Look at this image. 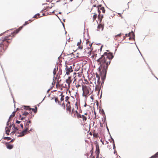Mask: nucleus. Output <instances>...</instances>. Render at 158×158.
Wrapping results in <instances>:
<instances>
[{
	"label": "nucleus",
	"mask_w": 158,
	"mask_h": 158,
	"mask_svg": "<svg viewBox=\"0 0 158 158\" xmlns=\"http://www.w3.org/2000/svg\"><path fill=\"white\" fill-rule=\"evenodd\" d=\"M4 33H1L0 34V36L2 35Z\"/></svg>",
	"instance_id": "51"
},
{
	"label": "nucleus",
	"mask_w": 158,
	"mask_h": 158,
	"mask_svg": "<svg viewBox=\"0 0 158 158\" xmlns=\"http://www.w3.org/2000/svg\"><path fill=\"white\" fill-rule=\"evenodd\" d=\"M73 0H70L69 2H72Z\"/></svg>",
	"instance_id": "54"
},
{
	"label": "nucleus",
	"mask_w": 158,
	"mask_h": 158,
	"mask_svg": "<svg viewBox=\"0 0 158 158\" xmlns=\"http://www.w3.org/2000/svg\"><path fill=\"white\" fill-rule=\"evenodd\" d=\"M93 7H96V5H93Z\"/></svg>",
	"instance_id": "50"
},
{
	"label": "nucleus",
	"mask_w": 158,
	"mask_h": 158,
	"mask_svg": "<svg viewBox=\"0 0 158 158\" xmlns=\"http://www.w3.org/2000/svg\"><path fill=\"white\" fill-rule=\"evenodd\" d=\"M96 158H99L98 157H96Z\"/></svg>",
	"instance_id": "64"
},
{
	"label": "nucleus",
	"mask_w": 158,
	"mask_h": 158,
	"mask_svg": "<svg viewBox=\"0 0 158 158\" xmlns=\"http://www.w3.org/2000/svg\"><path fill=\"white\" fill-rule=\"evenodd\" d=\"M22 115H20L19 116V119H20L21 120H23L25 118V117H22Z\"/></svg>",
	"instance_id": "34"
},
{
	"label": "nucleus",
	"mask_w": 158,
	"mask_h": 158,
	"mask_svg": "<svg viewBox=\"0 0 158 158\" xmlns=\"http://www.w3.org/2000/svg\"><path fill=\"white\" fill-rule=\"evenodd\" d=\"M29 113L28 112H26L25 111H23L22 112V115L23 116H26Z\"/></svg>",
	"instance_id": "20"
},
{
	"label": "nucleus",
	"mask_w": 158,
	"mask_h": 158,
	"mask_svg": "<svg viewBox=\"0 0 158 158\" xmlns=\"http://www.w3.org/2000/svg\"><path fill=\"white\" fill-rule=\"evenodd\" d=\"M92 158H95V156H93L92 157H91Z\"/></svg>",
	"instance_id": "53"
},
{
	"label": "nucleus",
	"mask_w": 158,
	"mask_h": 158,
	"mask_svg": "<svg viewBox=\"0 0 158 158\" xmlns=\"http://www.w3.org/2000/svg\"><path fill=\"white\" fill-rule=\"evenodd\" d=\"M24 109L26 110H30L31 108L29 106H24Z\"/></svg>",
	"instance_id": "33"
},
{
	"label": "nucleus",
	"mask_w": 158,
	"mask_h": 158,
	"mask_svg": "<svg viewBox=\"0 0 158 158\" xmlns=\"http://www.w3.org/2000/svg\"><path fill=\"white\" fill-rule=\"evenodd\" d=\"M78 109V107L77 105V102H76L75 103L74 106H73V108L72 109L71 114H73L74 117L76 116V117L77 118L79 117H80L81 116V114L78 112L77 110Z\"/></svg>",
	"instance_id": "4"
},
{
	"label": "nucleus",
	"mask_w": 158,
	"mask_h": 158,
	"mask_svg": "<svg viewBox=\"0 0 158 158\" xmlns=\"http://www.w3.org/2000/svg\"><path fill=\"white\" fill-rule=\"evenodd\" d=\"M13 125V129L14 128L13 131L10 133V135H13L15 133L17 132L18 131V129L17 127H15V125Z\"/></svg>",
	"instance_id": "12"
},
{
	"label": "nucleus",
	"mask_w": 158,
	"mask_h": 158,
	"mask_svg": "<svg viewBox=\"0 0 158 158\" xmlns=\"http://www.w3.org/2000/svg\"><path fill=\"white\" fill-rule=\"evenodd\" d=\"M106 51L107 52H105L97 60L100 65L98 68L99 75L96 74V77L98 79H100V76L102 80H104L105 78L108 66L114 57L112 53L108 50Z\"/></svg>",
	"instance_id": "1"
},
{
	"label": "nucleus",
	"mask_w": 158,
	"mask_h": 158,
	"mask_svg": "<svg viewBox=\"0 0 158 158\" xmlns=\"http://www.w3.org/2000/svg\"><path fill=\"white\" fill-rule=\"evenodd\" d=\"M9 31V30H7V31ZM6 31L5 32H4V33H6Z\"/></svg>",
	"instance_id": "55"
},
{
	"label": "nucleus",
	"mask_w": 158,
	"mask_h": 158,
	"mask_svg": "<svg viewBox=\"0 0 158 158\" xmlns=\"http://www.w3.org/2000/svg\"><path fill=\"white\" fill-rule=\"evenodd\" d=\"M89 154H88L86 153L85 154V155L88 157L89 156Z\"/></svg>",
	"instance_id": "46"
},
{
	"label": "nucleus",
	"mask_w": 158,
	"mask_h": 158,
	"mask_svg": "<svg viewBox=\"0 0 158 158\" xmlns=\"http://www.w3.org/2000/svg\"><path fill=\"white\" fill-rule=\"evenodd\" d=\"M59 77H60V76H59V77H58V78H59Z\"/></svg>",
	"instance_id": "63"
},
{
	"label": "nucleus",
	"mask_w": 158,
	"mask_h": 158,
	"mask_svg": "<svg viewBox=\"0 0 158 158\" xmlns=\"http://www.w3.org/2000/svg\"><path fill=\"white\" fill-rule=\"evenodd\" d=\"M81 86V85L79 84H78L77 85H76V87L78 88L79 87H80Z\"/></svg>",
	"instance_id": "38"
},
{
	"label": "nucleus",
	"mask_w": 158,
	"mask_h": 158,
	"mask_svg": "<svg viewBox=\"0 0 158 158\" xmlns=\"http://www.w3.org/2000/svg\"><path fill=\"white\" fill-rule=\"evenodd\" d=\"M97 17V14H94L93 15V21H94L96 19Z\"/></svg>",
	"instance_id": "26"
},
{
	"label": "nucleus",
	"mask_w": 158,
	"mask_h": 158,
	"mask_svg": "<svg viewBox=\"0 0 158 158\" xmlns=\"http://www.w3.org/2000/svg\"><path fill=\"white\" fill-rule=\"evenodd\" d=\"M8 87L9 88V89H10V87H9V85H8Z\"/></svg>",
	"instance_id": "56"
},
{
	"label": "nucleus",
	"mask_w": 158,
	"mask_h": 158,
	"mask_svg": "<svg viewBox=\"0 0 158 158\" xmlns=\"http://www.w3.org/2000/svg\"><path fill=\"white\" fill-rule=\"evenodd\" d=\"M158 152H157L155 154L152 156L150 158H156L158 157Z\"/></svg>",
	"instance_id": "23"
},
{
	"label": "nucleus",
	"mask_w": 158,
	"mask_h": 158,
	"mask_svg": "<svg viewBox=\"0 0 158 158\" xmlns=\"http://www.w3.org/2000/svg\"><path fill=\"white\" fill-rule=\"evenodd\" d=\"M38 17H40V15L39 13L36 14L33 17L34 18L37 19L38 18Z\"/></svg>",
	"instance_id": "31"
},
{
	"label": "nucleus",
	"mask_w": 158,
	"mask_h": 158,
	"mask_svg": "<svg viewBox=\"0 0 158 158\" xmlns=\"http://www.w3.org/2000/svg\"><path fill=\"white\" fill-rule=\"evenodd\" d=\"M103 25L100 24L98 26L97 30L99 31H102L103 29Z\"/></svg>",
	"instance_id": "13"
},
{
	"label": "nucleus",
	"mask_w": 158,
	"mask_h": 158,
	"mask_svg": "<svg viewBox=\"0 0 158 158\" xmlns=\"http://www.w3.org/2000/svg\"><path fill=\"white\" fill-rule=\"evenodd\" d=\"M126 38V37H125V36H124V39H125Z\"/></svg>",
	"instance_id": "57"
},
{
	"label": "nucleus",
	"mask_w": 158,
	"mask_h": 158,
	"mask_svg": "<svg viewBox=\"0 0 158 158\" xmlns=\"http://www.w3.org/2000/svg\"><path fill=\"white\" fill-rule=\"evenodd\" d=\"M10 35L8 36H5L4 38L2 37L1 38L0 40L2 41V43L0 44V47L2 48L4 51L7 48L9 44V40H10Z\"/></svg>",
	"instance_id": "2"
},
{
	"label": "nucleus",
	"mask_w": 158,
	"mask_h": 158,
	"mask_svg": "<svg viewBox=\"0 0 158 158\" xmlns=\"http://www.w3.org/2000/svg\"><path fill=\"white\" fill-rule=\"evenodd\" d=\"M91 155H90V157L91 156H93V154H92V153H91Z\"/></svg>",
	"instance_id": "52"
},
{
	"label": "nucleus",
	"mask_w": 158,
	"mask_h": 158,
	"mask_svg": "<svg viewBox=\"0 0 158 158\" xmlns=\"http://www.w3.org/2000/svg\"><path fill=\"white\" fill-rule=\"evenodd\" d=\"M57 76V77H56V78H57V76H58V75Z\"/></svg>",
	"instance_id": "58"
},
{
	"label": "nucleus",
	"mask_w": 158,
	"mask_h": 158,
	"mask_svg": "<svg viewBox=\"0 0 158 158\" xmlns=\"http://www.w3.org/2000/svg\"><path fill=\"white\" fill-rule=\"evenodd\" d=\"M3 139H7L8 141L10 140V137H4Z\"/></svg>",
	"instance_id": "35"
},
{
	"label": "nucleus",
	"mask_w": 158,
	"mask_h": 158,
	"mask_svg": "<svg viewBox=\"0 0 158 158\" xmlns=\"http://www.w3.org/2000/svg\"><path fill=\"white\" fill-rule=\"evenodd\" d=\"M66 73L65 75H69L70 73L72 72L73 69H72V67L70 65H66L65 68Z\"/></svg>",
	"instance_id": "8"
},
{
	"label": "nucleus",
	"mask_w": 158,
	"mask_h": 158,
	"mask_svg": "<svg viewBox=\"0 0 158 158\" xmlns=\"http://www.w3.org/2000/svg\"><path fill=\"white\" fill-rule=\"evenodd\" d=\"M11 125H10V128H11Z\"/></svg>",
	"instance_id": "60"
},
{
	"label": "nucleus",
	"mask_w": 158,
	"mask_h": 158,
	"mask_svg": "<svg viewBox=\"0 0 158 158\" xmlns=\"http://www.w3.org/2000/svg\"><path fill=\"white\" fill-rule=\"evenodd\" d=\"M28 123H31V120H28L27 122Z\"/></svg>",
	"instance_id": "42"
},
{
	"label": "nucleus",
	"mask_w": 158,
	"mask_h": 158,
	"mask_svg": "<svg viewBox=\"0 0 158 158\" xmlns=\"http://www.w3.org/2000/svg\"><path fill=\"white\" fill-rule=\"evenodd\" d=\"M121 35H122V34L121 33H120L118 35H117L115 36V37H114V39L115 40H117L118 39V37H120L121 36Z\"/></svg>",
	"instance_id": "22"
},
{
	"label": "nucleus",
	"mask_w": 158,
	"mask_h": 158,
	"mask_svg": "<svg viewBox=\"0 0 158 158\" xmlns=\"http://www.w3.org/2000/svg\"><path fill=\"white\" fill-rule=\"evenodd\" d=\"M15 139H12L11 141H10V142H13L14 140H15Z\"/></svg>",
	"instance_id": "49"
},
{
	"label": "nucleus",
	"mask_w": 158,
	"mask_h": 158,
	"mask_svg": "<svg viewBox=\"0 0 158 158\" xmlns=\"http://www.w3.org/2000/svg\"><path fill=\"white\" fill-rule=\"evenodd\" d=\"M13 148V145H10V149H12Z\"/></svg>",
	"instance_id": "47"
},
{
	"label": "nucleus",
	"mask_w": 158,
	"mask_h": 158,
	"mask_svg": "<svg viewBox=\"0 0 158 158\" xmlns=\"http://www.w3.org/2000/svg\"><path fill=\"white\" fill-rule=\"evenodd\" d=\"M10 122V116H9V118H8V121L7 122V123H6V125L7 126H9V123Z\"/></svg>",
	"instance_id": "36"
},
{
	"label": "nucleus",
	"mask_w": 158,
	"mask_h": 158,
	"mask_svg": "<svg viewBox=\"0 0 158 158\" xmlns=\"http://www.w3.org/2000/svg\"><path fill=\"white\" fill-rule=\"evenodd\" d=\"M2 142L3 143H5V144L6 146V148L10 150V141L7 142L5 141L3 142V141H2Z\"/></svg>",
	"instance_id": "17"
},
{
	"label": "nucleus",
	"mask_w": 158,
	"mask_h": 158,
	"mask_svg": "<svg viewBox=\"0 0 158 158\" xmlns=\"http://www.w3.org/2000/svg\"><path fill=\"white\" fill-rule=\"evenodd\" d=\"M18 108H17V110L13 112L12 114L11 115H10V118L13 117L15 116V113L17 111V110H18Z\"/></svg>",
	"instance_id": "30"
},
{
	"label": "nucleus",
	"mask_w": 158,
	"mask_h": 158,
	"mask_svg": "<svg viewBox=\"0 0 158 158\" xmlns=\"http://www.w3.org/2000/svg\"><path fill=\"white\" fill-rule=\"evenodd\" d=\"M82 118V120H83V122H85L87 120V116H85V115H84L81 114L80 117H79L78 118Z\"/></svg>",
	"instance_id": "14"
},
{
	"label": "nucleus",
	"mask_w": 158,
	"mask_h": 158,
	"mask_svg": "<svg viewBox=\"0 0 158 158\" xmlns=\"http://www.w3.org/2000/svg\"><path fill=\"white\" fill-rule=\"evenodd\" d=\"M129 40H131L132 39H135V34L133 35H131L130 36H129Z\"/></svg>",
	"instance_id": "29"
},
{
	"label": "nucleus",
	"mask_w": 158,
	"mask_h": 158,
	"mask_svg": "<svg viewBox=\"0 0 158 158\" xmlns=\"http://www.w3.org/2000/svg\"><path fill=\"white\" fill-rule=\"evenodd\" d=\"M66 106V110L69 112V114L71 113V106L70 104V102H68V103H67Z\"/></svg>",
	"instance_id": "11"
},
{
	"label": "nucleus",
	"mask_w": 158,
	"mask_h": 158,
	"mask_svg": "<svg viewBox=\"0 0 158 158\" xmlns=\"http://www.w3.org/2000/svg\"><path fill=\"white\" fill-rule=\"evenodd\" d=\"M59 97H60V100L61 102H62L64 100V95H63V93L60 92V94L59 95Z\"/></svg>",
	"instance_id": "18"
},
{
	"label": "nucleus",
	"mask_w": 158,
	"mask_h": 158,
	"mask_svg": "<svg viewBox=\"0 0 158 158\" xmlns=\"http://www.w3.org/2000/svg\"><path fill=\"white\" fill-rule=\"evenodd\" d=\"M98 8V19L100 20L101 21L102 19L103 18V15L101 14V10L102 11V12L103 13H104L105 12V10L104 7L102 6L101 5H98L97 6Z\"/></svg>",
	"instance_id": "3"
},
{
	"label": "nucleus",
	"mask_w": 158,
	"mask_h": 158,
	"mask_svg": "<svg viewBox=\"0 0 158 158\" xmlns=\"http://www.w3.org/2000/svg\"><path fill=\"white\" fill-rule=\"evenodd\" d=\"M10 132V126H8V127H5V133L7 135H9V132Z\"/></svg>",
	"instance_id": "15"
},
{
	"label": "nucleus",
	"mask_w": 158,
	"mask_h": 158,
	"mask_svg": "<svg viewBox=\"0 0 158 158\" xmlns=\"http://www.w3.org/2000/svg\"><path fill=\"white\" fill-rule=\"evenodd\" d=\"M55 101L58 104L61 105V102H60L58 98L57 97H55Z\"/></svg>",
	"instance_id": "19"
},
{
	"label": "nucleus",
	"mask_w": 158,
	"mask_h": 158,
	"mask_svg": "<svg viewBox=\"0 0 158 158\" xmlns=\"http://www.w3.org/2000/svg\"><path fill=\"white\" fill-rule=\"evenodd\" d=\"M20 123V122L19 121H16V123Z\"/></svg>",
	"instance_id": "44"
},
{
	"label": "nucleus",
	"mask_w": 158,
	"mask_h": 158,
	"mask_svg": "<svg viewBox=\"0 0 158 158\" xmlns=\"http://www.w3.org/2000/svg\"><path fill=\"white\" fill-rule=\"evenodd\" d=\"M77 75L78 76H79L78 74H77L76 73H74L73 76L69 77L66 80V82L68 84V86L69 87H70V84L72 81V79H71L72 77H73V78L74 79L73 82L75 81L77 79Z\"/></svg>",
	"instance_id": "5"
},
{
	"label": "nucleus",
	"mask_w": 158,
	"mask_h": 158,
	"mask_svg": "<svg viewBox=\"0 0 158 158\" xmlns=\"http://www.w3.org/2000/svg\"><path fill=\"white\" fill-rule=\"evenodd\" d=\"M125 36V37H126V38L127 37H126V35H125V36Z\"/></svg>",
	"instance_id": "59"
},
{
	"label": "nucleus",
	"mask_w": 158,
	"mask_h": 158,
	"mask_svg": "<svg viewBox=\"0 0 158 158\" xmlns=\"http://www.w3.org/2000/svg\"><path fill=\"white\" fill-rule=\"evenodd\" d=\"M25 128L28 129V128L29 127V124L26 123V124L24 125Z\"/></svg>",
	"instance_id": "28"
},
{
	"label": "nucleus",
	"mask_w": 158,
	"mask_h": 158,
	"mask_svg": "<svg viewBox=\"0 0 158 158\" xmlns=\"http://www.w3.org/2000/svg\"><path fill=\"white\" fill-rule=\"evenodd\" d=\"M113 146H114V149L115 148V144H114V140H113Z\"/></svg>",
	"instance_id": "41"
},
{
	"label": "nucleus",
	"mask_w": 158,
	"mask_h": 158,
	"mask_svg": "<svg viewBox=\"0 0 158 158\" xmlns=\"http://www.w3.org/2000/svg\"><path fill=\"white\" fill-rule=\"evenodd\" d=\"M31 129H30V130H29L28 129L25 128V130L23 131L20 134H19V135H17V136L18 137L23 136L26 134L27 131H31Z\"/></svg>",
	"instance_id": "9"
},
{
	"label": "nucleus",
	"mask_w": 158,
	"mask_h": 158,
	"mask_svg": "<svg viewBox=\"0 0 158 158\" xmlns=\"http://www.w3.org/2000/svg\"><path fill=\"white\" fill-rule=\"evenodd\" d=\"M51 8H52V7H49V8H50V9H51Z\"/></svg>",
	"instance_id": "61"
},
{
	"label": "nucleus",
	"mask_w": 158,
	"mask_h": 158,
	"mask_svg": "<svg viewBox=\"0 0 158 158\" xmlns=\"http://www.w3.org/2000/svg\"><path fill=\"white\" fill-rule=\"evenodd\" d=\"M35 109L31 108V109L35 113H36L37 111V107L35 106Z\"/></svg>",
	"instance_id": "32"
},
{
	"label": "nucleus",
	"mask_w": 158,
	"mask_h": 158,
	"mask_svg": "<svg viewBox=\"0 0 158 158\" xmlns=\"http://www.w3.org/2000/svg\"><path fill=\"white\" fill-rule=\"evenodd\" d=\"M81 41L80 40L78 42L77 44V46H78V48L80 49H82V46H81Z\"/></svg>",
	"instance_id": "16"
},
{
	"label": "nucleus",
	"mask_w": 158,
	"mask_h": 158,
	"mask_svg": "<svg viewBox=\"0 0 158 158\" xmlns=\"http://www.w3.org/2000/svg\"><path fill=\"white\" fill-rule=\"evenodd\" d=\"M96 153L97 155L96 157H99V154L100 153V150L99 148V146L98 143L96 144Z\"/></svg>",
	"instance_id": "10"
},
{
	"label": "nucleus",
	"mask_w": 158,
	"mask_h": 158,
	"mask_svg": "<svg viewBox=\"0 0 158 158\" xmlns=\"http://www.w3.org/2000/svg\"><path fill=\"white\" fill-rule=\"evenodd\" d=\"M92 150L90 151V153H92V154H93V145H92Z\"/></svg>",
	"instance_id": "37"
},
{
	"label": "nucleus",
	"mask_w": 158,
	"mask_h": 158,
	"mask_svg": "<svg viewBox=\"0 0 158 158\" xmlns=\"http://www.w3.org/2000/svg\"><path fill=\"white\" fill-rule=\"evenodd\" d=\"M69 98L68 96H67L65 98V102H67V103H68V102H70V101L69 100Z\"/></svg>",
	"instance_id": "27"
},
{
	"label": "nucleus",
	"mask_w": 158,
	"mask_h": 158,
	"mask_svg": "<svg viewBox=\"0 0 158 158\" xmlns=\"http://www.w3.org/2000/svg\"><path fill=\"white\" fill-rule=\"evenodd\" d=\"M58 68L57 67V69L55 68L54 69L53 71V74H54V77H55V76L56 75V73L57 71L58 70Z\"/></svg>",
	"instance_id": "21"
},
{
	"label": "nucleus",
	"mask_w": 158,
	"mask_h": 158,
	"mask_svg": "<svg viewBox=\"0 0 158 158\" xmlns=\"http://www.w3.org/2000/svg\"><path fill=\"white\" fill-rule=\"evenodd\" d=\"M20 126L22 128H23V125L22 124H20Z\"/></svg>",
	"instance_id": "45"
},
{
	"label": "nucleus",
	"mask_w": 158,
	"mask_h": 158,
	"mask_svg": "<svg viewBox=\"0 0 158 158\" xmlns=\"http://www.w3.org/2000/svg\"><path fill=\"white\" fill-rule=\"evenodd\" d=\"M85 84H88L89 82L87 80H85Z\"/></svg>",
	"instance_id": "39"
},
{
	"label": "nucleus",
	"mask_w": 158,
	"mask_h": 158,
	"mask_svg": "<svg viewBox=\"0 0 158 158\" xmlns=\"http://www.w3.org/2000/svg\"><path fill=\"white\" fill-rule=\"evenodd\" d=\"M92 45V44H91L90 45V46H91Z\"/></svg>",
	"instance_id": "62"
},
{
	"label": "nucleus",
	"mask_w": 158,
	"mask_h": 158,
	"mask_svg": "<svg viewBox=\"0 0 158 158\" xmlns=\"http://www.w3.org/2000/svg\"><path fill=\"white\" fill-rule=\"evenodd\" d=\"M62 106H64V107L65 108V104H64V102H63V103H62V104H61Z\"/></svg>",
	"instance_id": "43"
},
{
	"label": "nucleus",
	"mask_w": 158,
	"mask_h": 158,
	"mask_svg": "<svg viewBox=\"0 0 158 158\" xmlns=\"http://www.w3.org/2000/svg\"><path fill=\"white\" fill-rule=\"evenodd\" d=\"M84 115H85V116H87V117H88L89 118V115H88V114L87 113H85L84 114Z\"/></svg>",
	"instance_id": "40"
},
{
	"label": "nucleus",
	"mask_w": 158,
	"mask_h": 158,
	"mask_svg": "<svg viewBox=\"0 0 158 158\" xmlns=\"http://www.w3.org/2000/svg\"><path fill=\"white\" fill-rule=\"evenodd\" d=\"M134 35V33L133 32H132L131 33L130 32L128 34H125V35L126 36V37L130 36V35Z\"/></svg>",
	"instance_id": "24"
},
{
	"label": "nucleus",
	"mask_w": 158,
	"mask_h": 158,
	"mask_svg": "<svg viewBox=\"0 0 158 158\" xmlns=\"http://www.w3.org/2000/svg\"><path fill=\"white\" fill-rule=\"evenodd\" d=\"M33 20H30L28 21H26L25 22V23H24L22 26L19 27L18 29H14L13 31V29H10V32H11L10 34L11 35H15L17 34L21 30L23 27L24 26H25L27 25L30 22H29V21H30V22H32Z\"/></svg>",
	"instance_id": "6"
},
{
	"label": "nucleus",
	"mask_w": 158,
	"mask_h": 158,
	"mask_svg": "<svg viewBox=\"0 0 158 158\" xmlns=\"http://www.w3.org/2000/svg\"><path fill=\"white\" fill-rule=\"evenodd\" d=\"M89 134L91 135H92V133L91 132H90Z\"/></svg>",
	"instance_id": "48"
},
{
	"label": "nucleus",
	"mask_w": 158,
	"mask_h": 158,
	"mask_svg": "<svg viewBox=\"0 0 158 158\" xmlns=\"http://www.w3.org/2000/svg\"><path fill=\"white\" fill-rule=\"evenodd\" d=\"M93 136L94 137L96 138L98 137V134L95 132V131H94L93 132Z\"/></svg>",
	"instance_id": "25"
},
{
	"label": "nucleus",
	"mask_w": 158,
	"mask_h": 158,
	"mask_svg": "<svg viewBox=\"0 0 158 158\" xmlns=\"http://www.w3.org/2000/svg\"><path fill=\"white\" fill-rule=\"evenodd\" d=\"M82 88L83 92V95L85 96H86L91 91V89L88 85H82Z\"/></svg>",
	"instance_id": "7"
}]
</instances>
